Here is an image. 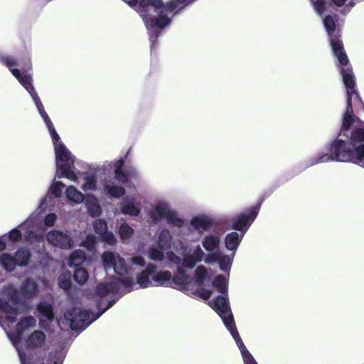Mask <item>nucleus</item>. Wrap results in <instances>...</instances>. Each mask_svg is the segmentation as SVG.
Instances as JSON below:
<instances>
[{
    "instance_id": "nucleus-1",
    "label": "nucleus",
    "mask_w": 364,
    "mask_h": 364,
    "mask_svg": "<svg viewBox=\"0 0 364 364\" xmlns=\"http://www.w3.org/2000/svg\"><path fill=\"white\" fill-rule=\"evenodd\" d=\"M323 23L329 36L332 50L340 66V72L346 88L347 105L343 114L338 137L331 144V155L322 154L310 165L330 161L353 162L364 166V127L363 122L353 114L354 108H363L361 99L355 89V77L347 55L339 39L334 17L327 15Z\"/></svg>"
},
{
    "instance_id": "nucleus-2",
    "label": "nucleus",
    "mask_w": 364,
    "mask_h": 364,
    "mask_svg": "<svg viewBox=\"0 0 364 364\" xmlns=\"http://www.w3.org/2000/svg\"><path fill=\"white\" fill-rule=\"evenodd\" d=\"M0 60L9 69L12 75L18 80L20 84L26 90L32 98L35 105L46 124L54 146L56 162L55 177L58 178H66L71 181H77V176L75 167V157L71 154L65 144L60 140L50 119L44 110L43 105L32 85L33 78L31 74L28 73L31 69V63L30 58L23 65V60L18 58L6 55L1 56Z\"/></svg>"
},
{
    "instance_id": "nucleus-3",
    "label": "nucleus",
    "mask_w": 364,
    "mask_h": 364,
    "mask_svg": "<svg viewBox=\"0 0 364 364\" xmlns=\"http://www.w3.org/2000/svg\"><path fill=\"white\" fill-rule=\"evenodd\" d=\"M223 232V230L214 227L213 231L205 235L201 240V245L207 254L200 245H196L183 255L182 266L187 269H192L196 264L202 261L209 264L216 262L221 271L229 272L234 259V254L228 255L220 250Z\"/></svg>"
},
{
    "instance_id": "nucleus-4",
    "label": "nucleus",
    "mask_w": 364,
    "mask_h": 364,
    "mask_svg": "<svg viewBox=\"0 0 364 364\" xmlns=\"http://www.w3.org/2000/svg\"><path fill=\"white\" fill-rule=\"evenodd\" d=\"M166 267L171 269H177V274L172 277L171 273L166 270L157 272L156 270L153 277V286H161L173 287L190 295L193 298L208 299L212 291L209 290H194L192 286L194 283L191 277L188 276L181 268L183 258L176 255L173 251L166 252Z\"/></svg>"
},
{
    "instance_id": "nucleus-5",
    "label": "nucleus",
    "mask_w": 364,
    "mask_h": 364,
    "mask_svg": "<svg viewBox=\"0 0 364 364\" xmlns=\"http://www.w3.org/2000/svg\"><path fill=\"white\" fill-rule=\"evenodd\" d=\"M155 272L156 265L149 264L146 269L141 271L136 277V282L129 277L124 279L117 277L107 278L104 282L97 284L96 293L100 296H105L109 294L118 293L122 289H124V291H130L137 288V285L141 288L153 286V277Z\"/></svg>"
},
{
    "instance_id": "nucleus-6",
    "label": "nucleus",
    "mask_w": 364,
    "mask_h": 364,
    "mask_svg": "<svg viewBox=\"0 0 364 364\" xmlns=\"http://www.w3.org/2000/svg\"><path fill=\"white\" fill-rule=\"evenodd\" d=\"M209 306L215 310L223 320L225 326L233 337L243 358L244 364H257L250 353L246 348L236 330L232 314L230 312L227 294H221L215 299L210 300Z\"/></svg>"
},
{
    "instance_id": "nucleus-7",
    "label": "nucleus",
    "mask_w": 364,
    "mask_h": 364,
    "mask_svg": "<svg viewBox=\"0 0 364 364\" xmlns=\"http://www.w3.org/2000/svg\"><path fill=\"white\" fill-rule=\"evenodd\" d=\"M37 289V284L29 279L25 281L20 291H17L12 285L6 287L4 294L10 298L11 304L0 299V316L9 323H14L18 315V294H23L25 298H32L36 295Z\"/></svg>"
},
{
    "instance_id": "nucleus-8",
    "label": "nucleus",
    "mask_w": 364,
    "mask_h": 364,
    "mask_svg": "<svg viewBox=\"0 0 364 364\" xmlns=\"http://www.w3.org/2000/svg\"><path fill=\"white\" fill-rule=\"evenodd\" d=\"M116 299H112L108 301L106 307H103V302L99 301L97 303V313H93L80 309L73 308L70 311H67L65 314V321L68 326L72 330H82L91 324L93 321L97 319L107 309L112 307L115 303Z\"/></svg>"
},
{
    "instance_id": "nucleus-9",
    "label": "nucleus",
    "mask_w": 364,
    "mask_h": 364,
    "mask_svg": "<svg viewBox=\"0 0 364 364\" xmlns=\"http://www.w3.org/2000/svg\"><path fill=\"white\" fill-rule=\"evenodd\" d=\"M146 213L151 223L155 225L160 223L164 219L174 227L181 228L184 224L183 220L165 200H156L153 208L147 210Z\"/></svg>"
},
{
    "instance_id": "nucleus-10",
    "label": "nucleus",
    "mask_w": 364,
    "mask_h": 364,
    "mask_svg": "<svg viewBox=\"0 0 364 364\" xmlns=\"http://www.w3.org/2000/svg\"><path fill=\"white\" fill-rule=\"evenodd\" d=\"M111 170L112 164L109 161H105L96 168L85 172L82 189L85 192L102 190L105 181Z\"/></svg>"
},
{
    "instance_id": "nucleus-11",
    "label": "nucleus",
    "mask_w": 364,
    "mask_h": 364,
    "mask_svg": "<svg viewBox=\"0 0 364 364\" xmlns=\"http://www.w3.org/2000/svg\"><path fill=\"white\" fill-rule=\"evenodd\" d=\"M36 228L37 224L34 221L33 216H31L19 225L18 228L11 230L7 234V236L11 242H16L21 238V232L23 231L25 237L28 242H32V241H35L37 242H43V235L42 233L36 232Z\"/></svg>"
},
{
    "instance_id": "nucleus-12",
    "label": "nucleus",
    "mask_w": 364,
    "mask_h": 364,
    "mask_svg": "<svg viewBox=\"0 0 364 364\" xmlns=\"http://www.w3.org/2000/svg\"><path fill=\"white\" fill-rule=\"evenodd\" d=\"M36 323V320L33 316H28L21 320L19 323L16 325V328L14 332H11V331H6L7 336L9 338L12 342L13 345L16 347V350L18 353V356L21 360V363H22V359L21 354L22 355V357L23 359L26 360L27 364H36L33 361L31 358L28 357L26 355V353L24 352L23 350L20 348V346H18V341L20 339V336L21 334L28 328L35 326Z\"/></svg>"
},
{
    "instance_id": "nucleus-13",
    "label": "nucleus",
    "mask_w": 364,
    "mask_h": 364,
    "mask_svg": "<svg viewBox=\"0 0 364 364\" xmlns=\"http://www.w3.org/2000/svg\"><path fill=\"white\" fill-rule=\"evenodd\" d=\"M142 196L138 192L127 194L119 203L120 212L132 218L139 216L141 213Z\"/></svg>"
},
{
    "instance_id": "nucleus-14",
    "label": "nucleus",
    "mask_w": 364,
    "mask_h": 364,
    "mask_svg": "<svg viewBox=\"0 0 364 364\" xmlns=\"http://www.w3.org/2000/svg\"><path fill=\"white\" fill-rule=\"evenodd\" d=\"M102 259L106 271L114 270L118 275L129 274V270L124 259L114 252H105L102 255Z\"/></svg>"
},
{
    "instance_id": "nucleus-15",
    "label": "nucleus",
    "mask_w": 364,
    "mask_h": 364,
    "mask_svg": "<svg viewBox=\"0 0 364 364\" xmlns=\"http://www.w3.org/2000/svg\"><path fill=\"white\" fill-rule=\"evenodd\" d=\"M157 244L160 247L165 248L167 250L171 247L176 250H181L183 251L181 253L182 256L188 251V247L181 240L173 239L172 234L166 228H163L160 230L157 238Z\"/></svg>"
},
{
    "instance_id": "nucleus-16",
    "label": "nucleus",
    "mask_w": 364,
    "mask_h": 364,
    "mask_svg": "<svg viewBox=\"0 0 364 364\" xmlns=\"http://www.w3.org/2000/svg\"><path fill=\"white\" fill-rule=\"evenodd\" d=\"M46 237L50 245L60 249H70L73 245L71 237L66 232L60 230H50L46 234Z\"/></svg>"
},
{
    "instance_id": "nucleus-17",
    "label": "nucleus",
    "mask_w": 364,
    "mask_h": 364,
    "mask_svg": "<svg viewBox=\"0 0 364 364\" xmlns=\"http://www.w3.org/2000/svg\"><path fill=\"white\" fill-rule=\"evenodd\" d=\"M214 220L210 215L199 214L191 219L190 225L199 234H202L210 230L214 226Z\"/></svg>"
},
{
    "instance_id": "nucleus-18",
    "label": "nucleus",
    "mask_w": 364,
    "mask_h": 364,
    "mask_svg": "<svg viewBox=\"0 0 364 364\" xmlns=\"http://www.w3.org/2000/svg\"><path fill=\"white\" fill-rule=\"evenodd\" d=\"M259 208V206H255L248 213L240 215L233 223L232 228L237 231H242L246 226H250L256 218Z\"/></svg>"
},
{
    "instance_id": "nucleus-19",
    "label": "nucleus",
    "mask_w": 364,
    "mask_h": 364,
    "mask_svg": "<svg viewBox=\"0 0 364 364\" xmlns=\"http://www.w3.org/2000/svg\"><path fill=\"white\" fill-rule=\"evenodd\" d=\"M46 341V333L42 331H35L26 339L28 350L41 348L45 346Z\"/></svg>"
},
{
    "instance_id": "nucleus-20",
    "label": "nucleus",
    "mask_w": 364,
    "mask_h": 364,
    "mask_svg": "<svg viewBox=\"0 0 364 364\" xmlns=\"http://www.w3.org/2000/svg\"><path fill=\"white\" fill-rule=\"evenodd\" d=\"M38 311L39 313V319L41 325L46 328L47 326L44 323V321H50L54 318L53 308L50 304L47 302H41L38 305Z\"/></svg>"
},
{
    "instance_id": "nucleus-21",
    "label": "nucleus",
    "mask_w": 364,
    "mask_h": 364,
    "mask_svg": "<svg viewBox=\"0 0 364 364\" xmlns=\"http://www.w3.org/2000/svg\"><path fill=\"white\" fill-rule=\"evenodd\" d=\"M102 191L110 198L116 199L122 197L126 193V190L124 187L113 184L112 182L107 178L105 181Z\"/></svg>"
},
{
    "instance_id": "nucleus-22",
    "label": "nucleus",
    "mask_w": 364,
    "mask_h": 364,
    "mask_svg": "<svg viewBox=\"0 0 364 364\" xmlns=\"http://www.w3.org/2000/svg\"><path fill=\"white\" fill-rule=\"evenodd\" d=\"M242 237L243 234H239L237 232H232L226 235L225 245L229 251L232 252L231 255L235 254Z\"/></svg>"
},
{
    "instance_id": "nucleus-23",
    "label": "nucleus",
    "mask_w": 364,
    "mask_h": 364,
    "mask_svg": "<svg viewBox=\"0 0 364 364\" xmlns=\"http://www.w3.org/2000/svg\"><path fill=\"white\" fill-rule=\"evenodd\" d=\"M165 248H161L159 245H151L147 250L148 257L155 262H164V265H166L167 259L166 254L165 255Z\"/></svg>"
},
{
    "instance_id": "nucleus-24",
    "label": "nucleus",
    "mask_w": 364,
    "mask_h": 364,
    "mask_svg": "<svg viewBox=\"0 0 364 364\" xmlns=\"http://www.w3.org/2000/svg\"><path fill=\"white\" fill-rule=\"evenodd\" d=\"M196 281H193L191 278L192 282L194 284L192 286L194 290H205L200 287L205 282L208 278V270L207 268L203 265H199L195 269Z\"/></svg>"
},
{
    "instance_id": "nucleus-25",
    "label": "nucleus",
    "mask_w": 364,
    "mask_h": 364,
    "mask_svg": "<svg viewBox=\"0 0 364 364\" xmlns=\"http://www.w3.org/2000/svg\"><path fill=\"white\" fill-rule=\"evenodd\" d=\"M87 210L89 214L95 218L100 216L102 213V208L98 199L93 195H87L85 198Z\"/></svg>"
},
{
    "instance_id": "nucleus-26",
    "label": "nucleus",
    "mask_w": 364,
    "mask_h": 364,
    "mask_svg": "<svg viewBox=\"0 0 364 364\" xmlns=\"http://www.w3.org/2000/svg\"><path fill=\"white\" fill-rule=\"evenodd\" d=\"M110 163L112 164V162ZM124 164V161L122 159H119L115 161L114 164H112V168H114V172L117 180L121 183H125L128 181L129 177L122 171Z\"/></svg>"
},
{
    "instance_id": "nucleus-27",
    "label": "nucleus",
    "mask_w": 364,
    "mask_h": 364,
    "mask_svg": "<svg viewBox=\"0 0 364 364\" xmlns=\"http://www.w3.org/2000/svg\"><path fill=\"white\" fill-rule=\"evenodd\" d=\"M67 198L76 203H81L85 200L84 195L73 186H70L65 191Z\"/></svg>"
},
{
    "instance_id": "nucleus-28",
    "label": "nucleus",
    "mask_w": 364,
    "mask_h": 364,
    "mask_svg": "<svg viewBox=\"0 0 364 364\" xmlns=\"http://www.w3.org/2000/svg\"><path fill=\"white\" fill-rule=\"evenodd\" d=\"M213 287L215 288L220 294H227L228 277L223 274L218 275L213 280Z\"/></svg>"
},
{
    "instance_id": "nucleus-29",
    "label": "nucleus",
    "mask_w": 364,
    "mask_h": 364,
    "mask_svg": "<svg viewBox=\"0 0 364 364\" xmlns=\"http://www.w3.org/2000/svg\"><path fill=\"white\" fill-rule=\"evenodd\" d=\"M118 232L122 242L126 243L132 237L134 231L127 223H123L119 225Z\"/></svg>"
},
{
    "instance_id": "nucleus-30",
    "label": "nucleus",
    "mask_w": 364,
    "mask_h": 364,
    "mask_svg": "<svg viewBox=\"0 0 364 364\" xmlns=\"http://www.w3.org/2000/svg\"><path fill=\"white\" fill-rule=\"evenodd\" d=\"M30 252L26 248H21L16 252L15 255V259L16 260L17 264L20 266H25L28 264V262L30 259Z\"/></svg>"
},
{
    "instance_id": "nucleus-31",
    "label": "nucleus",
    "mask_w": 364,
    "mask_h": 364,
    "mask_svg": "<svg viewBox=\"0 0 364 364\" xmlns=\"http://www.w3.org/2000/svg\"><path fill=\"white\" fill-rule=\"evenodd\" d=\"M85 258V252L81 250H76L70 255L68 264L70 267H77L83 262Z\"/></svg>"
},
{
    "instance_id": "nucleus-32",
    "label": "nucleus",
    "mask_w": 364,
    "mask_h": 364,
    "mask_svg": "<svg viewBox=\"0 0 364 364\" xmlns=\"http://www.w3.org/2000/svg\"><path fill=\"white\" fill-rule=\"evenodd\" d=\"M0 262L3 267L8 272L13 271L16 265H18L16 259L6 253L1 255Z\"/></svg>"
},
{
    "instance_id": "nucleus-33",
    "label": "nucleus",
    "mask_w": 364,
    "mask_h": 364,
    "mask_svg": "<svg viewBox=\"0 0 364 364\" xmlns=\"http://www.w3.org/2000/svg\"><path fill=\"white\" fill-rule=\"evenodd\" d=\"M75 281L80 285H83L88 279V273L82 267L77 268L73 274Z\"/></svg>"
},
{
    "instance_id": "nucleus-34",
    "label": "nucleus",
    "mask_w": 364,
    "mask_h": 364,
    "mask_svg": "<svg viewBox=\"0 0 364 364\" xmlns=\"http://www.w3.org/2000/svg\"><path fill=\"white\" fill-rule=\"evenodd\" d=\"M59 287L64 289L68 290L71 287V274L69 272L63 273L59 277Z\"/></svg>"
},
{
    "instance_id": "nucleus-35",
    "label": "nucleus",
    "mask_w": 364,
    "mask_h": 364,
    "mask_svg": "<svg viewBox=\"0 0 364 364\" xmlns=\"http://www.w3.org/2000/svg\"><path fill=\"white\" fill-rule=\"evenodd\" d=\"M312 4L314 11L320 16H323L326 9V2L325 0H309Z\"/></svg>"
},
{
    "instance_id": "nucleus-36",
    "label": "nucleus",
    "mask_w": 364,
    "mask_h": 364,
    "mask_svg": "<svg viewBox=\"0 0 364 364\" xmlns=\"http://www.w3.org/2000/svg\"><path fill=\"white\" fill-rule=\"evenodd\" d=\"M93 228L96 234L102 235L107 231V224L105 220L98 219L94 221Z\"/></svg>"
},
{
    "instance_id": "nucleus-37",
    "label": "nucleus",
    "mask_w": 364,
    "mask_h": 364,
    "mask_svg": "<svg viewBox=\"0 0 364 364\" xmlns=\"http://www.w3.org/2000/svg\"><path fill=\"white\" fill-rule=\"evenodd\" d=\"M65 185L60 181H54L50 188V191L56 198L60 197Z\"/></svg>"
},
{
    "instance_id": "nucleus-38",
    "label": "nucleus",
    "mask_w": 364,
    "mask_h": 364,
    "mask_svg": "<svg viewBox=\"0 0 364 364\" xmlns=\"http://www.w3.org/2000/svg\"><path fill=\"white\" fill-rule=\"evenodd\" d=\"M95 243H96L95 236L92 234H88L86 236L85 240L81 242L80 245L82 247L87 248V250H92L95 247Z\"/></svg>"
},
{
    "instance_id": "nucleus-39",
    "label": "nucleus",
    "mask_w": 364,
    "mask_h": 364,
    "mask_svg": "<svg viewBox=\"0 0 364 364\" xmlns=\"http://www.w3.org/2000/svg\"><path fill=\"white\" fill-rule=\"evenodd\" d=\"M102 240L109 245H114L117 242V240L112 232L107 231L101 235Z\"/></svg>"
},
{
    "instance_id": "nucleus-40",
    "label": "nucleus",
    "mask_w": 364,
    "mask_h": 364,
    "mask_svg": "<svg viewBox=\"0 0 364 364\" xmlns=\"http://www.w3.org/2000/svg\"><path fill=\"white\" fill-rule=\"evenodd\" d=\"M57 220V215L55 213H49L44 218V225L47 227H52L54 225Z\"/></svg>"
},
{
    "instance_id": "nucleus-41",
    "label": "nucleus",
    "mask_w": 364,
    "mask_h": 364,
    "mask_svg": "<svg viewBox=\"0 0 364 364\" xmlns=\"http://www.w3.org/2000/svg\"><path fill=\"white\" fill-rule=\"evenodd\" d=\"M131 262L132 264L142 267L145 264V259L141 255H133L131 257Z\"/></svg>"
},
{
    "instance_id": "nucleus-42",
    "label": "nucleus",
    "mask_w": 364,
    "mask_h": 364,
    "mask_svg": "<svg viewBox=\"0 0 364 364\" xmlns=\"http://www.w3.org/2000/svg\"><path fill=\"white\" fill-rule=\"evenodd\" d=\"M6 242L0 237V252L3 251L6 248Z\"/></svg>"
},
{
    "instance_id": "nucleus-43",
    "label": "nucleus",
    "mask_w": 364,
    "mask_h": 364,
    "mask_svg": "<svg viewBox=\"0 0 364 364\" xmlns=\"http://www.w3.org/2000/svg\"><path fill=\"white\" fill-rule=\"evenodd\" d=\"M61 323H64V321H61L58 320V325H60Z\"/></svg>"
},
{
    "instance_id": "nucleus-44",
    "label": "nucleus",
    "mask_w": 364,
    "mask_h": 364,
    "mask_svg": "<svg viewBox=\"0 0 364 364\" xmlns=\"http://www.w3.org/2000/svg\"><path fill=\"white\" fill-rule=\"evenodd\" d=\"M43 202H42V203H41V205H40L39 208H41V207L43 206Z\"/></svg>"
}]
</instances>
